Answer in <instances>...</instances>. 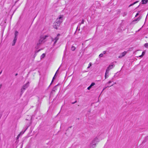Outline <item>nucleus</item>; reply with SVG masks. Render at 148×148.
I'll list each match as a JSON object with an SVG mask.
<instances>
[{"label": "nucleus", "instance_id": "7ed1b4c3", "mask_svg": "<svg viewBox=\"0 0 148 148\" xmlns=\"http://www.w3.org/2000/svg\"><path fill=\"white\" fill-rule=\"evenodd\" d=\"M99 140L97 137L95 138L91 143L96 145V144L99 142Z\"/></svg>", "mask_w": 148, "mask_h": 148}, {"label": "nucleus", "instance_id": "79ce46f5", "mask_svg": "<svg viewBox=\"0 0 148 148\" xmlns=\"http://www.w3.org/2000/svg\"><path fill=\"white\" fill-rule=\"evenodd\" d=\"M72 127V126H70L69 127V128H71V127Z\"/></svg>", "mask_w": 148, "mask_h": 148}, {"label": "nucleus", "instance_id": "a19ab883", "mask_svg": "<svg viewBox=\"0 0 148 148\" xmlns=\"http://www.w3.org/2000/svg\"><path fill=\"white\" fill-rule=\"evenodd\" d=\"M17 75H18V73H17L16 74H15V76H17Z\"/></svg>", "mask_w": 148, "mask_h": 148}, {"label": "nucleus", "instance_id": "c85d7f7f", "mask_svg": "<svg viewBox=\"0 0 148 148\" xmlns=\"http://www.w3.org/2000/svg\"><path fill=\"white\" fill-rule=\"evenodd\" d=\"M84 19H82V21L81 23L83 24L84 23Z\"/></svg>", "mask_w": 148, "mask_h": 148}, {"label": "nucleus", "instance_id": "1a4fd4ad", "mask_svg": "<svg viewBox=\"0 0 148 148\" xmlns=\"http://www.w3.org/2000/svg\"><path fill=\"white\" fill-rule=\"evenodd\" d=\"M109 70L108 69H106V72L105 74V78H107L108 76V73L109 72Z\"/></svg>", "mask_w": 148, "mask_h": 148}, {"label": "nucleus", "instance_id": "e433bc0d", "mask_svg": "<svg viewBox=\"0 0 148 148\" xmlns=\"http://www.w3.org/2000/svg\"><path fill=\"white\" fill-rule=\"evenodd\" d=\"M20 136V134H19L18 136H17V138H18L19 137V136Z\"/></svg>", "mask_w": 148, "mask_h": 148}, {"label": "nucleus", "instance_id": "f704fd0d", "mask_svg": "<svg viewBox=\"0 0 148 148\" xmlns=\"http://www.w3.org/2000/svg\"><path fill=\"white\" fill-rule=\"evenodd\" d=\"M138 15H139V13L138 12V13H137V14H136V15L135 16V17H136Z\"/></svg>", "mask_w": 148, "mask_h": 148}, {"label": "nucleus", "instance_id": "c756f323", "mask_svg": "<svg viewBox=\"0 0 148 148\" xmlns=\"http://www.w3.org/2000/svg\"><path fill=\"white\" fill-rule=\"evenodd\" d=\"M106 88H107V87H106L105 88H104L103 89V90L102 91V92H101V94H100V95H99V96L101 95V93H102V92H103V90H105V89Z\"/></svg>", "mask_w": 148, "mask_h": 148}, {"label": "nucleus", "instance_id": "f257e3e1", "mask_svg": "<svg viewBox=\"0 0 148 148\" xmlns=\"http://www.w3.org/2000/svg\"><path fill=\"white\" fill-rule=\"evenodd\" d=\"M63 15H60L58 18L56 22L54 23L53 27L54 28L57 29L58 28L57 27H59L61 23L63 21Z\"/></svg>", "mask_w": 148, "mask_h": 148}, {"label": "nucleus", "instance_id": "2f4dec72", "mask_svg": "<svg viewBox=\"0 0 148 148\" xmlns=\"http://www.w3.org/2000/svg\"><path fill=\"white\" fill-rule=\"evenodd\" d=\"M126 14H127V13L125 12L123 13V16H124L126 15Z\"/></svg>", "mask_w": 148, "mask_h": 148}, {"label": "nucleus", "instance_id": "09e8293b", "mask_svg": "<svg viewBox=\"0 0 148 148\" xmlns=\"http://www.w3.org/2000/svg\"><path fill=\"white\" fill-rule=\"evenodd\" d=\"M2 71H1L0 73V74L1 73Z\"/></svg>", "mask_w": 148, "mask_h": 148}, {"label": "nucleus", "instance_id": "ea45409f", "mask_svg": "<svg viewBox=\"0 0 148 148\" xmlns=\"http://www.w3.org/2000/svg\"><path fill=\"white\" fill-rule=\"evenodd\" d=\"M2 86V85L1 84L0 85V88H1V87Z\"/></svg>", "mask_w": 148, "mask_h": 148}, {"label": "nucleus", "instance_id": "f03ea898", "mask_svg": "<svg viewBox=\"0 0 148 148\" xmlns=\"http://www.w3.org/2000/svg\"><path fill=\"white\" fill-rule=\"evenodd\" d=\"M29 86V82H28L25 84L24 85L21 90V95L25 90Z\"/></svg>", "mask_w": 148, "mask_h": 148}, {"label": "nucleus", "instance_id": "4be33fe9", "mask_svg": "<svg viewBox=\"0 0 148 148\" xmlns=\"http://www.w3.org/2000/svg\"><path fill=\"white\" fill-rule=\"evenodd\" d=\"M41 50V49H39V50H36L35 51V56H34V57H35V56H36V53L38 52L39 51H40Z\"/></svg>", "mask_w": 148, "mask_h": 148}, {"label": "nucleus", "instance_id": "c9c22d12", "mask_svg": "<svg viewBox=\"0 0 148 148\" xmlns=\"http://www.w3.org/2000/svg\"><path fill=\"white\" fill-rule=\"evenodd\" d=\"M121 11L120 10H119L118 12V14H119L120 13Z\"/></svg>", "mask_w": 148, "mask_h": 148}, {"label": "nucleus", "instance_id": "4468645a", "mask_svg": "<svg viewBox=\"0 0 148 148\" xmlns=\"http://www.w3.org/2000/svg\"><path fill=\"white\" fill-rule=\"evenodd\" d=\"M59 68H58V70H57V71L56 72V74H55V75H54V77H53V79H52V81H51V84H50V85H51V84L53 82L54 80L55 79V76H56V74L57 73V72H58V70H59Z\"/></svg>", "mask_w": 148, "mask_h": 148}, {"label": "nucleus", "instance_id": "20e7f679", "mask_svg": "<svg viewBox=\"0 0 148 148\" xmlns=\"http://www.w3.org/2000/svg\"><path fill=\"white\" fill-rule=\"evenodd\" d=\"M48 36L47 35H45L44 36H41L39 40L42 43L43 42V40H45Z\"/></svg>", "mask_w": 148, "mask_h": 148}, {"label": "nucleus", "instance_id": "f8f14e48", "mask_svg": "<svg viewBox=\"0 0 148 148\" xmlns=\"http://www.w3.org/2000/svg\"><path fill=\"white\" fill-rule=\"evenodd\" d=\"M96 146V145L92 144V143H91L90 144V148H95Z\"/></svg>", "mask_w": 148, "mask_h": 148}, {"label": "nucleus", "instance_id": "cd10ccee", "mask_svg": "<svg viewBox=\"0 0 148 148\" xmlns=\"http://www.w3.org/2000/svg\"><path fill=\"white\" fill-rule=\"evenodd\" d=\"M91 87H92L90 86L89 87H88L87 89H88V90H89L91 88Z\"/></svg>", "mask_w": 148, "mask_h": 148}, {"label": "nucleus", "instance_id": "9b49d317", "mask_svg": "<svg viewBox=\"0 0 148 148\" xmlns=\"http://www.w3.org/2000/svg\"><path fill=\"white\" fill-rule=\"evenodd\" d=\"M17 38L14 37V39L13 40V42L12 44V46H14L15 45V44L17 40Z\"/></svg>", "mask_w": 148, "mask_h": 148}, {"label": "nucleus", "instance_id": "473e14b6", "mask_svg": "<svg viewBox=\"0 0 148 148\" xmlns=\"http://www.w3.org/2000/svg\"><path fill=\"white\" fill-rule=\"evenodd\" d=\"M113 81H109L107 83V84H110V83H111Z\"/></svg>", "mask_w": 148, "mask_h": 148}, {"label": "nucleus", "instance_id": "0eeeda50", "mask_svg": "<svg viewBox=\"0 0 148 148\" xmlns=\"http://www.w3.org/2000/svg\"><path fill=\"white\" fill-rule=\"evenodd\" d=\"M42 43L40 41H40L39 40L37 44L36 45V46L35 48L36 49H38L39 47L40 46Z\"/></svg>", "mask_w": 148, "mask_h": 148}, {"label": "nucleus", "instance_id": "72a5a7b5", "mask_svg": "<svg viewBox=\"0 0 148 148\" xmlns=\"http://www.w3.org/2000/svg\"><path fill=\"white\" fill-rule=\"evenodd\" d=\"M77 102V101H75L74 102L72 103V104H74Z\"/></svg>", "mask_w": 148, "mask_h": 148}, {"label": "nucleus", "instance_id": "58836bf2", "mask_svg": "<svg viewBox=\"0 0 148 148\" xmlns=\"http://www.w3.org/2000/svg\"><path fill=\"white\" fill-rule=\"evenodd\" d=\"M143 56H142V55H140V56H139V57H140V58H141V57H143Z\"/></svg>", "mask_w": 148, "mask_h": 148}, {"label": "nucleus", "instance_id": "49530a36", "mask_svg": "<svg viewBox=\"0 0 148 148\" xmlns=\"http://www.w3.org/2000/svg\"><path fill=\"white\" fill-rule=\"evenodd\" d=\"M38 100H39V97H38Z\"/></svg>", "mask_w": 148, "mask_h": 148}, {"label": "nucleus", "instance_id": "de8ad7c7", "mask_svg": "<svg viewBox=\"0 0 148 148\" xmlns=\"http://www.w3.org/2000/svg\"><path fill=\"white\" fill-rule=\"evenodd\" d=\"M116 84V82H115V83H114V84Z\"/></svg>", "mask_w": 148, "mask_h": 148}, {"label": "nucleus", "instance_id": "a211bd4d", "mask_svg": "<svg viewBox=\"0 0 148 148\" xmlns=\"http://www.w3.org/2000/svg\"><path fill=\"white\" fill-rule=\"evenodd\" d=\"M141 18V17L139 16L138 18H137L136 19L134 20L133 21L134 22L135 21H139L140 19Z\"/></svg>", "mask_w": 148, "mask_h": 148}, {"label": "nucleus", "instance_id": "a878e982", "mask_svg": "<svg viewBox=\"0 0 148 148\" xmlns=\"http://www.w3.org/2000/svg\"><path fill=\"white\" fill-rule=\"evenodd\" d=\"M92 65V64L91 63H90L89 65V66H88V67H87V68H90V66H91Z\"/></svg>", "mask_w": 148, "mask_h": 148}, {"label": "nucleus", "instance_id": "dca6fc26", "mask_svg": "<svg viewBox=\"0 0 148 148\" xmlns=\"http://www.w3.org/2000/svg\"><path fill=\"white\" fill-rule=\"evenodd\" d=\"M18 32L17 31H16L15 32V33H14V35H15V37H16V38H17V36L18 35Z\"/></svg>", "mask_w": 148, "mask_h": 148}, {"label": "nucleus", "instance_id": "ddd939ff", "mask_svg": "<svg viewBox=\"0 0 148 148\" xmlns=\"http://www.w3.org/2000/svg\"><path fill=\"white\" fill-rule=\"evenodd\" d=\"M58 84L55 86L53 88L52 91L51 92V93L52 94L53 93V92H55L56 90H57L56 86L58 85Z\"/></svg>", "mask_w": 148, "mask_h": 148}, {"label": "nucleus", "instance_id": "4c0bfd02", "mask_svg": "<svg viewBox=\"0 0 148 148\" xmlns=\"http://www.w3.org/2000/svg\"><path fill=\"white\" fill-rule=\"evenodd\" d=\"M106 53V51H103V53L105 54Z\"/></svg>", "mask_w": 148, "mask_h": 148}, {"label": "nucleus", "instance_id": "37998d69", "mask_svg": "<svg viewBox=\"0 0 148 148\" xmlns=\"http://www.w3.org/2000/svg\"><path fill=\"white\" fill-rule=\"evenodd\" d=\"M113 85H114V84H112V85H111L110 86V87L111 86H113Z\"/></svg>", "mask_w": 148, "mask_h": 148}, {"label": "nucleus", "instance_id": "393cba45", "mask_svg": "<svg viewBox=\"0 0 148 148\" xmlns=\"http://www.w3.org/2000/svg\"><path fill=\"white\" fill-rule=\"evenodd\" d=\"M103 54H102V53H101V54H100L99 55V58L101 57H102V56H103Z\"/></svg>", "mask_w": 148, "mask_h": 148}, {"label": "nucleus", "instance_id": "423d86ee", "mask_svg": "<svg viewBox=\"0 0 148 148\" xmlns=\"http://www.w3.org/2000/svg\"><path fill=\"white\" fill-rule=\"evenodd\" d=\"M60 34H57V36L56 37H55L54 38H51L52 41H53L54 40H55L57 41L59 39V36H60Z\"/></svg>", "mask_w": 148, "mask_h": 148}, {"label": "nucleus", "instance_id": "7c9ffc66", "mask_svg": "<svg viewBox=\"0 0 148 148\" xmlns=\"http://www.w3.org/2000/svg\"><path fill=\"white\" fill-rule=\"evenodd\" d=\"M145 53V52H144V51L143 52H142V55H142V56H143L144 55Z\"/></svg>", "mask_w": 148, "mask_h": 148}, {"label": "nucleus", "instance_id": "aec40b11", "mask_svg": "<svg viewBox=\"0 0 148 148\" xmlns=\"http://www.w3.org/2000/svg\"><path fill=\"white\" fill-rule=\"evenodd\" d=\"M45 56V53L42 54V55L40 56V58L41 59H42L43 58H44Z\"/></svg>", "mask_w": 148, "mask_h": 148}, {"label": "nucleus", "instance_id": "9d476101", "mask_svg": "<svg viewBox=\"0 0 148 148\" xmlns=\"http://www.w3.org/2000/svg\"><path fill=\"white\" fill-rule=\"evenodd\" d=\"M126 53H127V52L125 51L122 53L121 54V56H119V58H121L122 57L126 55Z\"/></svg>", "mask_w": 148, "mask_h": 148}, {"label": "nucleus", "instance_id": "6e6552de", "mask_svg": "<svg viewBox=\"0 0 148 148\" xmlns=\"http://www.w3.org/2000/svg\"><path fill=\"white\" fill-rule=\"evenodd\" d=\"M114 66V64L112 63L111 65H110L107 68V69H108L109 71L111 69H112Z\"/></svg>", "mask_w": 148, "mask_h": 148}, {"label": "nucleus", "instance_id": "5701e85b", "mask_svg": "<svg viewBox=\"0 0 148 148\" xmlns=\"http://www.w3.org/2000/svg\"><path fill=\"white\" fill-rule=\"evenodd\" d=\"M144 46L147 48H148V43H146L144 44Z\"/></svg>", "mask_w": 148, "mask_h": 148}, {"label": "nucleus", "instance_id": "a18cd8bd", "mask_svg": "<svg viewBox=\"0 0 148 148\" xmlns=\"http://www.w3.org/2000/svg\"><path fill=\"white\" fill-rule=\"evenodd\" d=\"M51 85H50H50L49 86V87H48V88H49V87H50V86Z\"/></svg>", "mask_w": 148, "mask_h": 148}, {"label": "nucleus", "instance_id": "c03bdc74", "mask_svg": "<svg viewBox=\"0 0 148 148\" xmlns=\"http://www.w3.org/2000/svg\"><path fill=\"white\" fill-rule=\"evenodd\" d=\"M51 85H50H50L49 86V87H48V88H49V87H50V86Z\"/></svg>", "mask_w": 148, "mask_h": 148}, {"label": "nucleus", "instance_id": "b1692460", "mask_svg": "<svg viewBox=\"0 0 148 148\" xmlns=\"http://www.w3.org/2000/svg\"><path fill=\"white\" fill-rule=\"evenodd\" d=\"M95 83L94 82H92L91 84H90V86L91 87L93 86H94L95 85Z\"/></svg>", "mask_w": 148, "mask_h": 148}, {"label": "nucleus", "instance_id": "39448f33", "mask_svg": "<svg viewBox=\"0 0 148 148\" xmlns=\"http://www.w3.org/2000/svg\"><path fill=\"white\" fill-rule=\"evenodd\" d=\"M48 36L47 35H45L44 36H41L39 40L42 43L43 42V40H45Z\"/></svg>", "mask_w": 148, "mask_h": 148}, {"label": "nucleus", "instance_id": "bb28decb", "mask_svg": "<svg viewBox=\"0 0 148 148\" xmlns=\"http://www.w3.org/2000/svg\"><path fill=\"white\" fill-rule=\"evenodd\" d=\"M57 41H56V40H55V41L53 43V46H54L55 45V44H56V43L57 42Z\"/></svg>", "mask_w": 148, "mask_h": 148}, {"label": "nucleus", "instance_id": "412c9836", "mask_svg": "<svg viewBox=\"0 0 148 148\" xmlns=\"http://www.w3.org/2000/svg\"><path fill=\"white\" fill-rule=\"evenodd\" d=\"M76 49V48L74 46H72L71 47V50L72 51H74Z\"/></svg>", "mask_w": 148, "mask_h": 148}, {"label": "nucleus", "instance_id": "f3484780", "mask_svg": "<svg viewBox=\"0 0 148 148\" xmlns=\"http://www.w3.org/2000/svg\"><path fill=\"white\" fill-rule=\"evenodd\" d=\"M27 127L26 128V129L24 131H22L19 134H20V135H22L26 131V130H27Z\"/></svg>", "mask_w": 148, "mask_h": 148}, {"label": "nucleus", "instance_id": "6ab92c4d", "mask_svg": "<svg viewBox=\"0 0 148 148\" xmlns=\"http://www.w3.org/2000/svg\"><path fill=\"white\" fill-rule=\"evenodd\" d=\"M138 2V1H136L135 2H134L133 3L131 4L129 6V7H130L131 6L135 4L136 3H137Z\"/></svg>", "mask_w": 148, "mask_h": 148}, {"label": "nucleus", "instance_id": "2eb2a0df", "mask_svg": "<svg viewBox=\"0 0 148 148\" xmlns=\"http://www.w3.org/2000/svg\"><path fill=\"white\" fill-rule=\"evenodd\" d=\"M148 0H142V3L143 4H145L148 2Z\"/></svg>", "mask_w": 148, "mask_h": 148}]
</instances>
